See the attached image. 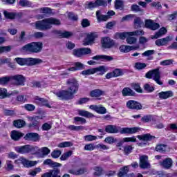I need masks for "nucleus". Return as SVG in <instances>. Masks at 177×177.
I'll return each mask as SVG.
<instances>
[{
	"label": "nucleus",
	"instance_id": "1",
	"mask_svg": "<svg viewBox=\"0 0 177 177\" xmlns=\"http://www.w3.org/2000/svg\"><path fill=\"white\" fill-rule=\"evenodd\" d=\"M68 90H62L55 93V95L61 100H70L74 98V95L78 92V82L75 78L66 81Z\"/></svg>",
	"mask_w": 177,
	"mask_h": 177
},
{
	"label": "nucleus",
	"instance_id": "2",
	"mask_svg": "<svg viewBox=\"0 0 177 177\" xmlns=\"http://www.w3.org/2000/svg\"><path fill=\"white\" fill-rule=\"evenodd\" d=\"M60 24H62L60 20L50 17L36 21L35 27L36 30H39V31H47V30L52 28V26H60Z\"/></svg>",
	"mask_w": 177,
	"mask_h": 177
},
{
	"label": "nucleus",
	"instance_id": "3",
	"mask_svg": "<svg viewBox=\"0 0 177 177\" xmlns=\"http://www.w3.org/2000/svg\"><path fill=\"white\" fill-rule=\"evenodd\" d=\"M145 77L146 78L153 80L156 82V84H158V85H162L163 84L162 81H161V72L160 71V67L148 71L145 74Z\"/></svg>",
	"mask_w": 177,
	"mask_h": 177
},
{
	"label": "nucleus",
	"instance_id": "4",
	"mask_svg": "<svg viewBox=\"0 0 177 177\" xmlns=\"http://www.w3.org/2000/svg\"><path fill=\"white\" fill-rule=\"evenodd\" d=\"M42 42H32L22 47V50L30 52V53H39L42 50Z\"/></svg>",
	"mask_w": 177,
	"mask_h": 177
},
{
	"label": "nucleus",
	"instance_id": "5",
	"mask_svg": "<svg viewBox=\"0 0 177 177\" xmlns=\"http://www.w3.org/2000/svg\"><path fill=\"white\" fill-rule=\"evenodd\" d=\"M28 120L30 122L28 125V128L38 129L39 128V122L41 120H44V116H28Z\"/></svg>",
	"mask_w": 177,
	"mask_h": 177
},
{
	"label": "nucleus",
	"instance_id": "6",
	"mask_svg": "<svg viewBox=\"0 0 177 177\" xmlns=\"http://www.w3.org/2000/svg\"><path fill=\"white\" fill-rule=\"evenodd\" d=\"M35 149L34 147L28 145L15 147V151H17V153H19L20 154H27L28 153H31V151Z\"/></svg>",
	"mask_w": 177,
	"mask_h": 177
},
{
	"label": "nucleus",
	"instance_id": "7",
	"mask_svg": "<svg viewBox=\"0 0 177 177\" xmlns=\"http://www.w3.org/2000/svg\"><path fill=\"white\" fill-rule=\"evenodd\" d=\"M140 128L139 127H123L120 130V133L121 135L124 134H129V135H133V133H136L140 132Z\"/></svg>",
	"mask_w": 177,
	"mask_h": 177
},
{
	"label": "nucleus",
	"instance_id": "8",
	"mask_svg": "<svg viewBox=\"0 0 177 177\" xmlns=\"http://www.w3.org/2000/svg\"><path fill=\"white\" fill-rule=\"evenodd\" d=\"M126 106L127 109H129L130 110H142V109H143L142 104L135 100H129L127 102Z\"/></svg>",
	"mask_w": 177,
	"mask_h": 177
},
{
	"label": "nucleus",
	"instance_id": "9",
	"mask_svg": "<svg viewBox=\"0 0 177 177\" xmlns=\"http://www.w3.org/2000/svg\"><path fill=\"white\" fill-rule=\"evenodd\" d=\"M172 39H174V36L169 35L165 38L157 39L155 41V44L157 46H167V45H168V42H171Z\"/></svg>",
	"mask_w": 177,
	"mask_h": 177
},
{
	"label": "nucleus",
	"instance_id": "10",
	"mask_svg": "<svg viewBox=\"0 0 177 177\" xmlns=\"http://www.w3.org/2000/svg\"><path fill=\"white\" fill-rule=\"evenodd\" d=\"M11 80L15 81L14 85H16L17 86H24V82H26V77L22 75H16L14 76H11Z\"/></svg>",
	"mask_w": 177,
	"mask_h": 177
},
{
	"label": "nucleus",
	"instance_id": "11",
	"mask_svg": "<svg viewBox=\"0 0 177 177\" xmlns=\"http://www.w3.org/2000/svg\"><path fill=\"white\" fill-rule=\"evenodd\" d=\"M145 27L149 28V30H152V31H156V30L160 28V24L153 21L151 19H146Z\"/></svg>",
	"mask_w": 177,
	"mask_h": 177
},
{
	"label": "nucleus",
	"instance_id": "12",
	"mask_svg": "<svg viewBox=\"0 0 177 177\" xmlns=\"http://www.w3.org/2000/svg\"><path fill=\"white\" fill-rule=\"evenodd\" d=\"M173 164L174 161L171 158H166L162 161H160L159 162V165H160V167H162V168H165V169H169L170 168H172Z\"/></svg>",
	"mask_w": 177,
	"mask_h": 177
},
{
	"label": "nucleus",
	"instance_id": "13",
	"mask_svg": "<svg viewBox=\"0 0 177 177\" xmlns=\"http://www.w3.org/2000/svg\"><path fill=\"white\" fill-rule=\"evenodd\" d=\"M19 161H21V164L26 167V168H31L32 167H35L38 164V161L37 160H28L24 158H20Z\"/></svg>",
	"mask_w": 177,
	"mask_h": 177
},
{
	"label": "nucleus",
	"instance_id": "14",
	"mask_svg": "<svg viewBox=\"0 0 177 177\" xmlns=\"http://www.w3.org/2000/svg\"><path fill=\"white\" fill-rule=\"evenodd\" d=\"M147 160H149L147 156H142L140 157V167L142 169L150 168V163H149Z\"/></svg>",
	"mask_w": 177,
	"mask_h": 177
},
{
	"label": "nucleus",
	"instance_id": "15",
	"mask_svg": "<svg viewBox=\"0 0 177 177\" xmlns=\"http://www.w3.org/2000/svg\"><path fill=\"white\" fill-rule=\"evenodd\" d=\"M89 109L93 110L98 114H106V113H107V110L102 105H91Z\"/></svg>",
	"mask_w": 177,
	"mask_h": 177
},
{
	"label": "nucleus",
	"instance_id": "16",
	"mask_svg": "<svg viewBox=\"0 0 177 177\" xmlns=\"http://www.w3.org/2000/svg\"><path fill=\"white\" fill-rule=\"evenodd\" d=\"M25 140H32V142H38L39 140V135L37 133H28L24 136Z\"/></svg>",
	"mask_w": 177,
	"mask_h": 177
},
{
	"label": "nucleus",
	"instance_id": "17",
	"mask_svg": "<svg viewBox=\"0 0 177 177\" xmlns=\"http://www.w3.org/2000/svg\"><path fill=\"white\" fill-rule=\"evenodd\" d=\"M42 63V59L39 58H26V66H37V64H41Z\"/></svg>",
	"mask_w": 177,
	"mask_h": 177
},
{
	"label": "nucleus",
	"instance_id": "18",
	"mask_svg": "<svg viewBox=\"0 0 177 177\" xmlns=\"http://www.w3.org/2000/svg\"><path fill=\"white\" fill-rule=\"evenodd\" d=\"M102 44L103 48L109 49L114 45V41L109 37H105L102 39Z\"/></svg>",
	"mask_w": 177,
	"mask_h": 177
},
{
	"label": "nucleus",
	"instance_id": "19",
	"mask_svg": "<svg viewBox=\"0 0 177 177\" xmlns=\"http://www.w3.org/2000/svg\"><path fill=\"white\" fill-rule=\"evenodd\" d=\"M93 41H95V34L91 33L89 35H87L86 37L83 41V45L84 46H88V45H92L93 43Z\"/></svg>",
	"mask_w": 177,
	"mask_h": 177
},
{
	"label": "nucleus",
	"instance_id": "20",
	"mask_svg": "<svg viewBox=\"0 0 177 177\" xmlns=\"http://www.w3.org/2000/svg\"><path fill=\"white\" fill-rule=\"evenodd\" d=\"M50 153V149L46 147H41L38 149L37 154L40 155L41 158H44V157H46L48 154Z\"/></svg>",
	"mask_w": 177,
	"mask_h": 177
},
{
	"label": "nucleus",
	"instance_id": "21",
	"mask_svg": "<svg viewBox=\"0 0 177 177\" xmlns=\"http://www.w3.org/2000/svg\"><path fill=\"white\" fill-rule=\"evenodd\" d=\"M167 30L165 27L161 28L158 32H156L155 35L151 37L152 39H158V38H161V37L167 34Z\"/></svg>",
	"mask_w": 177,
	"mask_h": 177
},
{
	"label": "nucleus",
	"instance_id": "22",
	"mask_svg": "<svg viewBox=\"0 0 177 177\" xmlns=\"http://www.w3.org/2000/svg\"><path fill=\"white\" fill-rule=\"evenodd\" d=\"M137 138L139 140H144V142H149L150 140H153V139H156V137L151 136L150 133L138 135L137 136Z\"/></svg>",
	"mask_w": 177,
	"mask_h": 177
},
{
	"label": "nucleus",
	"instance_id": "23",
	"mask_svg": "<svg viewBox=\"0 0 177 177\" xmlns=\"http://www.w3.org/2000/svg\"><path fill=\"white\" fill-rule=\"evenodd\" d=\"M44 165H49L51 168H57L62 167V164L56 162H53L51 159H46L43 162Z\"/></svg>",
	"mask_w": 177,
	"mask_h": 177
},
{
	"label": "nucleus",
	"instance_id": "24",
	"mask_svg": "<svg viewBox=\"0 0 177 177\" xmlns=\"http://www.w3.org/2000/svg\"><path fill=\"white\" fill-rule=\"evenodd\" d=\"M158 96L161 100L168 99V97H172L174 96V93L171 91H162L158 93Z\"/></svg>",
	"mask_w": 177,
	"mask_h": 177
},
{
	"label": "nucleus",
	"instance_id": "25",
	"mask_svg": "<svg viewBox=\"0 0 177 177\" xmlns=\"http://www.w3.org/2000/svg\"><path fill=\"white\" fill-rule=\"evenodd\" d=\"M23 136H24V134L21 132L15 130L11 132V139H12V140H20V138H23Z\"/></svg>",
	"mask_w": 177,
	"mask_h": 177
},
{
	"label": "nucleus",
	"instance_id": "26",
	"mask_svg": "<svg viewBox=\"0 0 177 177\" xmlns=\"http://www.w3.org/2000/svg\"><path fill=\"white\" fill-rule=\"evenodd\" d=\"M105 131L107 132V133H118L119 132L117 126L111 124L106 126Z\"/></svg>",
	"mask_w": 177,
	"mask_h": 177
},
{
	"label": "nucleus",
	"instance_id": "27",
	"mask_svg": "<svg viewBox=\"0 0 177 177\" xmlns=\"http://www.w3.org/2000/svg\"><path fill=\"white\" fill-rule=\"evenodd\" d=\"M96 17L99 23L102 21H107V20H109V15H102V13L100 12V10H97L96 12Z\"/></svg>",
	"mask_w": 177,
	"mask_h": 177
},
{
	"label": "nucleus",
	"instance_id": "28",
	"mask_svg": "<svg viewBox=\"0 0 177 177\" xmlns=\"http://www.w3.org/2000/svg\"><path fill=\"white\" fill-rule=\"evenodd\" d=\"M93 60H100V59H103V60H106V62H111L112 60H114V58H113V57L111 56H109V55H96L92 57Z\"/></svg>",
	"mask_w": 177,
	"mask_h": 177
},
{
	"label": "nucleus",
	"instance_id": "29",
	"mask_svg": "<svg viewBox=\"0 0 177 177\" xmlns=\"http://www.w3.org/2000/svg\"><path fill=\"white\" fill-rule=\"evenodd\" d=\"M95 73H97V75H104V74H106L107 71H109V68L106 67L105 66H100L97 68H95Z\"/></svg>",
	"mask_w": 177,
	"mask_h": 177
},
{
	"label": "nucleus",
	"instance_id": "30",
	"mask_svg": "<svg viewBox=\"0 0 177 177\" xmlns=\"http://www.w3.org/2000/svg\"><path fill=\"white\" fill-rule=\"evenodd\" d=\"M128 35H131L130 32H117L115 34V39H127L128 38Z\"/></svg>",
	"mask_w": 177,
	"mask_h": 177
},
{
	"label": "nucleus",
	"instance_id": "31",
	"mask_svg": "<svg viewBox=\"0 0 177 177\" xmlns=\"http://www.w3.org/2000/svg\"><path fill=\"white\" fill-rule=\"evenodd\" d=\"M103 95H104V91L100 89L93 90L90 93L91 97H100V96H102Z\"/></svg>",
	"mask_w": 177,
	"mask_h": 177
},
{
	"label": "nucleus",
	"instance_id": "32",
	"mask_svg": "<svg viewBox=\"0 0 177 177\" xmlns=\"http://www.w3.org/2000/svg\"><path fill=\"white\" fill-rule=\"evenodd\" d=\"M78 113L79 115H81L82 117H86V118H93V117H95V115L86 111L80 110Z\"/></svg>",
	"mask_w": 177,
	"mask_h": 177
},
{
	"label": "nucleus",
	"instance_id": "33",
	"mask_svg": "<svg viewBox=\"0 0 177 177\" xmlns=\"http://www.w3.org/2000/svg\"><path fill=\"white\" fill-rule=\"evenodd\" d=\"M127 44L129 45H135L136 42H138V39L135 37L133 35H128L126 39Z\"/></svg>",
	"mask_w": 177,
	"mask_h": 177
},
{
	"label": "nucleus",
	"instance_id": "34",
	"mask_svg": "<svg viewBox=\"0 0 177 177\" xmlns=\"http://www.w3.org/2000/svg\"><path fill=\"white\" fill-rule=\"evenodd\" d=\"M13 124L16 128H23L24 127H26V121L23 120H14Z\"/></svg>",
	"mask_w": 177,
	"mask_h": 177
},
{
	"label": "nucleus",
	"instance_id": "35",
	"mask_svg": "<svg viewBox=\"0 0 177 177\" xmlns=\"http://www.w3.org/2000/svg\"><path fill=\"white\" fill-rule=\"evenodd\" d=\"M10 81H12V76L0 77V85H8Z\"/></svg>",
	"mask_w": 177,
	"mask_h": 177
},
{
	"label": "nucleus",
	"instance_id": "36",
	"mask_svg": "<svg viewBox=\"0 0 177 177\" xmlns=\"http://www.w3.org/2000/svg\"><path fill=\"white\" fill-rule=\"evenodd\" d=\"M143 24V21L140 19V17H136L134 19L133 25L135 28H140Z\"/></svg>",
	"mask_w": 177,
	"mask_h": 177
},
{
	"label": "nucleus",
	"instance_id": "37",
	"mask_svg": "<svg viewBox=\"0 0 177 177\" xmlns=\"http://www.w3.org/2000/svg\"><path fill=\"white\" fill-rule=\"evenodd\" d=\"M122 93L123 96H133V95H135L133 91L129 88H123Z\"/></svg>",
	"mask_w": 177,
	"mask_h": 177
},
{
	"label": "nucleus",
	"instance_id": "38",
	"mask_svg": "<svg viewBox=\"0 0 177 177\" xmlns=\"http://www.w3.org/2000/svg\"><path fill=\"white\" fill-rule=\"evenodd\" d=\"M36 100L39 104H41L42 106H46V107H48V109H50V105L48 104V100L44 99V98H40L39 97H37Z\"/></svg>",
	"mask_w": 177,
	"mask_h": 177
},
{
	"label": "nucleus",
	"instance_id": "39",
	"mask_svg": "<svg viewBox=\"0 0 177 177\" xmlns=\"http://www.w3.org/2000/svg\"><path fill=\"white\" fill-rule=\"evenodd\" d=\"M41 171H42L41 167H36L34 169L29 170L28 175H30V176H37V174H39Z\"/></svg>",
	"mask_w": 177,
	"mask_h": 177
},
{
	"label": "nucleus",
	"instance_id": "40",
	"mask_svg": "<svg viewBox=\"0 0 177 177\" xmlns=\"http://www.w3.org/2000/svg\"><path fill=\"white\" fill-rule=\"evenodd\" d=\"M47 174H49L50 177H61L60 170L59 169L50 170L49 172H47Z\"/></svg>",
	"mask_w": 177,
	"mask_h": 177
},
{
	"label": "nucleus",
	"instance_id": "41",
	"mask_svg": "<svg viewBox=\"0 0 177 177\" xmlns=\"http://www.w3.org/2000/svg\"><path fill=\"white\" fill-rule=\"evenodd\" d=\"M9 97L8 90L5 88H0V99H6Z\"/></svg>",
	"mask_w": 177,
	"mask_h": 177
},
{
	"label": "nucleus",
	"instance_id": "42",
	"mask_svg": "<svg viewBox=\"0 0 177 177\" xmlns=\"http://www.w3.org/2000/svg\"><path fill=\"white\" fill-rule=\"evenodd\" d=\"M15 60L19 66H27V58L17 57Z\"/></svg>",
	"mask_w": 177,
	"mask_h": 177
},
{
	"label": "nucleus",
	"instance_id": "43",
	"mask_svg": "<svg viewBox=\"0 0 177 177\" xmlns=\"http://www.w3.org/2000/svg\"><path fill=\"white\" fill-rule=\"evenodd\" d=\"M115 9H119L120 10H122V9H124V1L115 0Z\"/></svg>",
	"mask_w": 177,
	"mask_h": 177
},
{
	"label": "nucleus",
	"instance_id": "44",
	"mask_svg": "<svg viewBox=\"0 0 177 177\" xmlns=\"http://www.w3.org/2000/svg\"><path fill=\"white\" fill-rule=\"evenodd\" d=\"M19 5H20V6H22L23 8H25L27 6L30 7L32 5V3H31L28 0H19Z\"/></svg>",
	"mask_w": 177,
	"mask_h": 177
},
{
	"label": "nucleus",
	"instance_id": "45",
	"mask_svg": "<svg viewBox=\"0 0 177 177\" xmlns=\"http://www.w3.org/2000/svg\"><path fill=\"white\" fill-rule=\"evenodd\" d=\"M12 50V46H0V55L2 53H8Z\"/></svg>",
	"mask_w": 177,
	"mask_h": 177
},
{
	"label": "nucleus",
	"instance_id": "46",
	"mask_svg": "<svg viewBox=\"0 0 177 177\" xmlns=\"http://www.w3.org/2000/svg\"><path fill=\"white\" fill-rule=\"evenodd\" d=\"M129 171V169L127 166H125L124 167L120 169V171L118 173L119 177H124L125 175L128 174V171Z\"/></svg>",
	"mask_w": 177,
	"mask_h": 177
},
{
	"label": "nucleus",
	"instance_id": "47",
	"mask_svg": "<svg viewBox=\"0 0 177 177\" xmlns=\"http://www.w3.org/2000/svg\"><path fill=\"white\" fill-rule=\"evenodd\" d=\"M71 156H73V151H69L62 154V156L60 157V160L62 161H66V160H67L69 157H71Z\"/></svg>",
	"mask_w": 177,
	"mask_h": 177
},
{
	"label": "nucleus",
	"instance_id": "48",
	"mask_svg": "<svg viewBox=\"0 0 177 177\" xmlns=\"http://www.w3.org/2000/svg\"><path fill=\"white\" fill-rule=\"evenodd\" d=\"M82 75H92L93 74H95V68L84 70L82 71Z\"/></svg>",
	"mask_w": 177,
	"mask_h": 177
},
{
	"label": "nucleus",
	"instance_id": "49",
	"mask_svg": "<svg viewBox=\"0 0 177 177\" xmlns=\"http://www.w3.org/2000/svg\"><path fill=\"white\" fill-rule=\"evenodd\" d=\"M16 100L19 103H26L27 102V95H19L17 97Z\"/></svg>",
	"mask_w": 177,
	"mask_h": 177
},
{
	"label": "nucleus",
	"instance_id": "50",
	"mask_svg": "<svg viewBox=\"0 0 177 177\" xmlns=\"http://www.w3.org/2000/svg\"><path fill=\"white\" fill-rule=\"evenodd\" d=\"M156 151H159V153H164L167 151V145H159L156 147Z\"/></svg>",
	"mask_w": 177,
	"mask_h": 177
},
{
	"label": "nucleus",
	"instance_id": "51",
	"mask_svg": "<svg viewBox=\"0 0 177 177\" xmlns=\"http://www.w3.org/2000/svg\"><path fill=\"white\" fill-rule=\"evenodd\" d=\"M131 10L135 12V13H138V12H143V10L137 4L131 5Z\"/></svg>",
	"mask_w": 177,
	"mask_h": 177
},
{
	"label": "nucleus",
	"instance_id": "52",
	"mask_svg": "<svg viewBox=\"0 0 177 177\" xmlns=\"http://www.w3.org/2000/svg\"><path fill=\"white\" fill-rule=\"evenodd\" d=\"M120 50L123 53H128V52H131L130 46L122 45L120 46Z\"/></svg>",
	"mask_w": 177,
	"mask_h": 177
},
{
	"label": "nucleus",
	"instance_id": "53",
	"mask_svg": "<svg viewBox=\"0 0 177 177\" xmlns=\"http://www.w3.org/2000/svg\"><path fill=\"white\" fill-rule=\"evenodd\" d=\"M40 13H44V15H50L52 13V9L48 7L41 8L39 9Z\"/></svg>",
	"mask_w": 177,
	"mask_h": 177
},
{
	"label": "nucleus",
	"instance_id": "54",
	"mask_svg": "<svg viewBox=\"0 0 177 177\" xmlns=\"http://www.w3.org/2000/svg\"><path fill=\"white\" fill-rule=\"evenodd\" d=\"M73 142H60L57 147H60V148H63V147H71V146H73Z\"/></svg>",
	"mask_w": 177,
	"mask_h": 177
},
{
	"label": "nucleus",
	"instance_id": "55",
	"mask_svg": "<svg viewBox=\"0 0 177 177\" xmlns=\"http://www.w3.org/2000/svg\"><path fill=\"white\" fill-rule=\"evenodd\" d=\"M73 55L76 57H81L82 56V48L74 49L73 50Z\"/></svg>",
	"mask_w": 177,
	"mask_h": 177
},
{
	"label": "nucleus",
	"instance_id": "56",
	"mask_svg": "<svg viewBox=\"0 0 177 177\" xmlns=\"http://www.w3.org/2000/svg\"><path fill=\"white\" fill-rule=\"evenodd\" d=\"M130 35L138 37V35H145V31L143 30H137L133 32H130Z\"/></svg>",
	"mask_w": 177,
	"mask_h": 177
},
{
	"label": "nucleus",
	"instance_id": "57",
	"mask_svg": "<svg viewBox=\"0 0 177 177\" xmlns=\"http://www.w3.org/2000/svg\"><path fill=\"white\" fill-rule=\"evenodd\" d=\"M84 140H86V142H92L93 140H96V139H97V137L92 135H87L84 136Z\"/></svg>",
	"mask_w": 177,
	"mask_h": 177
},
{
	"label": "nucleus",
	"instance_id": "58",
	"mask_svg": "<svg viewBox=\"0 0 177 177\" xmlns=\"http://www.w3.org/2000/svg\"><path fill=\"white\" fill-rule=\"evenodd\" d=\"M144 89L145 91H146L147 92H149V93H151V92H154V86H151L150 84H145L144 85Z\"/></svg>",
	"mask_w": 177,
	"mask_h": 177
},
{
	"label": "nucleus",
	"instance_id": "59",
	"mask_svg": "<svg viewBox=\"0 0 177 177\" xmlns=\"http://www.w3.org/2000/svg\"><path fill=\"white\" fill-rule=\"evenodd\" d=\"M104 142L106 143H108L109 145H113V143H115V142H117V139H115L113 137L109 136L105 138Z\"/></svg>",
	"mask_w": 177,
	"mask_h": 177
},
{
	"label": "nucleus",
	"instance_id": "60",
	"mask_svg": "<svg viewBox=\"0 0 177 177\" xmlns=\"http://www.w3.org/2000/svg\"><path fill=\"white\" fill-rule=\"evenodd\" d=\"M62 156V151L60 150H54L51 153V157L53 158H59Z\"/></svg>",
	"mask_w": 177,
	"mask_h": 177
},
{
	"label": "nucleus",
	"instance_id": "61",
	"mask_svg": "<svg viewBox=\"0 0 177 177\" xmlns=\"http://www.w3.org/2000/svg\"><path fill=\"white\" fill-rule=\"evenodd\" d=\"M95 5L97 8L99 6H107V1L105 0H96Z\"/></svg>",
	"mask_w": 177,
	"mask_h": 177
},
{
	"label": "nucleus",
	"instance_id": "62",
	"mask_svg": "<svg viewBox=\"0 0 177 177\" xmlns=\"http://www.w3.org/2000/svg\"><path fill=\"white\" fill-rule=\"evenodd\" d=\"M151 120H153V115H147L141 118V121H142V122H150Z\"/></svg>",
	"mask_w": 177,
	"mask_h": 177
},
{
	"label": "nucleus",
	"instance_id": "63",
	"mask_svg": "<svg viewBox=\"0 0 177 177\" xmlns=\"http://www.w3.org/2000/svg\"><path fill=\"white\" fill-rule=\"evenodd\" d=\"M24 109L27 110L28 111H34L35 110V106L31 104H26L24 105Z\"/></svg>",
	"mask_w": 177,
	"mask_h": 177
},
{
	"label": "nucleus",
	"instance_id": "64",
	"mask_svg": "<svg viewBox=\"0 0 177 177\" xmlns=\"http://www.w3.org/2000/svg\"><path fill=\"white\" fill-rule=\"evenodd\" d=\"M94 175L95 176H100L103 172V169L101 167H94Z\"/></svg>",
	"mask_w": 177,
	"mask_h": 177
}]
</instances>
